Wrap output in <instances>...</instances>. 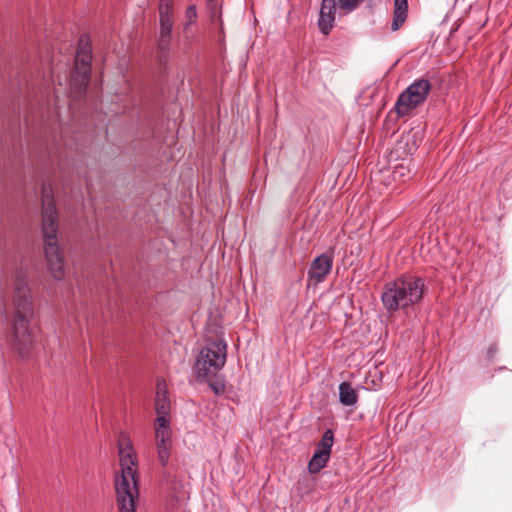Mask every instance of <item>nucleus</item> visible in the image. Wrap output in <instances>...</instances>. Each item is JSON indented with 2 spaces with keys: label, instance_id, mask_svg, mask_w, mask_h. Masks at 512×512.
<instances>
[{
  "label": "nucleus",
  "instance_id": "nucleus-10",
  "mask_svg": "<svg viewBox=\"0 0 512 512\" xmlns=\"http://www.w3.org/2000/svg\"><path fill=\"white\" fill-rule=\"evenodd\" d=\"M333 267V256L321 254L316 257L308 270V278L313 284L317 285L323 282L329 275Z\"/></svg>",
  "mask_w": 512,
  "mask_h": 512
},
{
  "label": "nucleus",
  "instance_id": "nucleus-9",
  "mask_svg": "<svg viewBox=\"0 0 512 512\" xmlns=\"http://www.w3.org/2000/svg\"><path fill=\"white\" fill-rule=\"evenodd\" d=\"M173 0H160L159 3V22L160 32L158 47L160 50H167L170 45L171 33L173 27Z\"/></svg>",
  "mask_w": 512,
  "mask_h": 512
},
{
  "label": "nucleus",
  "instance_id": "nucleus-11",
  "mask_svg": "<svg viewBox=\"0 0 512 512\" xmlns=\"http://www.w3.org/2000/svg\"><path fill=\"white\" fill-rule=\"evenodd\" d=\"M335 0H322L319 12L318 27L321 33L328 35L335 22Z\"/></svg>",
  "mask_w": 512,
  "mask_h": 512
},
{
  "label": "nucleus",
  "instance_id": "nucleus-1",
  "mask_svg": "<svg viewBox=\"0 0 512 512\" xmlns=\"http://www.w3.org/2000/svg\"><path fill=\"white\" fill-rule=\"evenodd\" d=\"M11 304V345L21 358H28L36 342V333L32 327L36 307L27 272L16 273Z\"/></svg>",
  "mask_w": 512,
  "mask_h": 512
},
{
  "label": "nucleus",
  "instance_id": "nucleus-19",
  "mask_svg": "<svg viewBox=\"0 0 512 512\" xmlns=\"http://www.w3.org/2000/svg\"><path fill=\"white\" fill-rule=\"evenodd\" d=\"M339 7L342 10H346L348 12H351L355 10L361 3V0H338Z\"/></svg>",
  "mask_w": 512,
  "mask_h": 512
},
{
  "label": "nucleus",
  "instance_id": "nucleus-21",
  "mask_svg": "<svg viewBox=\"0 0 512 512\" xmlns=\"http://www.w3.org/2000/svg\"><path fill=\"white\" fill-rule=\"evenodd\" d=\"M498 351V348L496 345H491L488 350H487V358L488 360H493V358L495 357L496 353Z\"/></svg>",
  "mask_w": 512,
  "mask_h": 512
},
{
  "label": "nucleus",
  "instance_id": "nucleus-3",
  "mask_svg": "<svg viewBox=\"0 0 512 512\" xmlns=\"http://www.w3.org/2000/svg\"><path fill=\"white\" fill-rule=\"evenodd\" d=\"M42 231L47 267L53 279L60 281L65 277L63 253L58 245L57 213L53 203L50 186L42 188Z\"/></svg>",
  "mask_w": 512,
  "mask_h": 512
},
{
  "label": "nucleus",
  "instance_id": "nucleus-2",
  "mask_svg": "<svg viewBox=\"0 0 512 512\" xmlns=\"http://www.w3.org/2000/svg\"><path fill=\"white\" fill-rule=\"evenodd\" d=\"M120 471L115 475V491L119 512H136L139 498L138 460L128 435L121 433L117 440Z\"/></svg>",
  "mask_w": 512,
  "mask_h": 512
},
{
  "label": "nucleus",
  "instance_id": "nucleus-12",
  "mask_svg": "<svg viewBox=\"0 0 512 512\" xmlns=\"http://www.w3.org/2000/svg\"><path fill=\"white\" fill-rule=\"evenodd\" d=\"M155 411L157 417L168 419L170 412V400L165 380L159 379L156 384Z\"/></svg>",
  "mask_w": 512,
  "mask_h": 512
},
{
  "label": "nucleus",
  "instance_id": "nucleus-7",
  "mask_svg": "<svg viewBox=\"0 0 512 512\" xmlns=\"http://www.w3.org/2000/svg\"><path fill=\"white\" fill-rule=\"evenodd\" d=\"M92 52L88 36L83 35L75 57L74 71L71 77V87L77 93H82L89 84Z\"/></svg>",
  "mask_w": 512,
  "mask_h": 512
},
{
  "label": "nucleus",
  "instance_id": "nucleus-20",
  "mask_svg": "<svg viewBox=\"0 0 512 512\" xmlns=\"http://www.w3.org/2000/svg\"><path fill=\"white\" fill-rule=\"evenodd\" d=\"M186 15L189 19V23L194 22L197 17L196 7L194 5L189 6L186 10Z\"/></svg>",
  "mask_w": 512,
  "mask_h": 512
},
{
  "label": "nucleus",
  "instance_id": "nucleus-14",
  "mask_svg": "<svg viewBox=\"0 0 512 512\" xmlns=\"http://www.w3.org/2000/svg\"><path fill=\"white\" fill-rule=\"evenodd\" d=\"M339 401L344 406H353L358 401L357 391L349 382H342L339 385Z\"/></svg>",
  "mask_w": 512,
  "mask_h": 512
},
{
  "label": "nucleus",
  "instance_id": "nucleus-17",
  "mask_svg": "<svg viewBox=\"0 0 512 512\" xmlns=\"http://www.w3.org/2000/svg\"><path fill=\"white\" fill-rule=\"evenodd\" d=\"M201 382H207L210 388L216 395H220L225 391V382L222 378L216 375H212L210 378H197Z\"/></svg>",
  "mask_w": 512,
  "mask_h": 512
},
{
  "label": "nucleus",
  "instance_id": "nucleus-15",
  "mask_svg": "<svg viewBox=\"0 0 512 512\" xmlns=\"http://www.w3.org/2000/svg\"><path fill=\"white\" fill-rule=\"evenodd\" d=\"M330 456L324 453L314 452L308 463V470L312 474L320 472L328 463Z\"/></svg>",
  "mask_w": 512,
  "mask_h": 512
},
{
  "label": "nucleus",
  "instance_id": "nucleus-6",
  "mask_svg": "<svg viewBox=\"0 0 512 512\" xmlns=\"http://www.w3.org/2000/svg\"><path fill=\"white\" fill-rule=\"evenodd\" d=\"M431 88L432 84L428 79L415 80L399 95L394 107L397 115L404 117L423 104Z\"/></svg>",
  "mask_w": 512,
  "mask_h": 512
},
{
  "label": "nucleus",
  "instance_id": "nucleus-18",
  "mask_svg": "<svg viewBox=\"0 0 512 512\" xmlns=\"http://www.w3.org/2000/svg\"><path fill=\"white\" fill-rule=\"evenodd\" d=\"M410 175V169L408 166H405L404 164L397 165L393 170V178L395 180H402L404 181L406 177H409Z\"/></svg>",
  "mask_w": 512,
  "mask_h": 512
},
{
  "label": "nucleus",
  "instance_id": "nucleus-8",
  "mask_svg": "<svg viewBox=\"0 0 512 512\" xmlns=\"http://www.w3.org/2000/svg\"><path fill=\"white\" fill-rule=\"evenodd\" d=\"M171 437L172 431L169 419L157 417L155 420V442L158 458L162 466H166L170 458L172 447Z\"/></svg>",
  "mask_w": 512,
  "mask_h": 512
},
{
  "label": "nucleus",
  "instance_id": "nucleus-16",
  "mask_svg": "<svg viewBox=\"0 0 512 512\" xmlns=\"http://www.w3.org/2000/svg\"><path fill=\"white\" fill-rule=\"evenodd\" d=\"M333 441H334V435H333L332 430H330V429L326 430L324 432L321 440L319 441L315 452L324 453V454H327L330 456L332 446H333Z\"/></svg>",
  "mask_w": 512,
  "mask_h": 512
},
{
  "label": "nucleus",
  "instance_id": "nucleus-5",
  "mask_svg": "<svg viewBox=\"0 0 512 512\" xmlns=\"http://www.w3.org/2000/svg\"><path fill=\"white\" fill-rule=\"evenodd\" d=\"M227 358V344L223 339L208 341L201 348L194 364L197 378H210L224 367Z\"/></svg>",
  "mask_w": 512,
  "mask_h": 512
},
{
  "label": "nucleus",
  "instance_id": "nucleus-4",
  "mask_svg": "<svg viewBox=\"0 0 512 512\" xmlns=\"http://www.w3.org/2000/svg\"><path fill=\"white\" fill-rule=\"evenodd\" d=\"M425 291V283L420 277H400L384 286L381 300L386 310L394 312L417 304Z\"/></svg>",
  "mask_w": 512,
  "mask_h": 512
},
{
  "label": "nucleus",
  "instance_id": "nucleus-13",
  "mask_svg": "<svg viewBox=\"0 0 512 512\" xmlns=\"http://www.w3.org/2000/svg\"><path fill=\"white\" fill-rule=\"evenodd\" d=\"M408 15L407 0H394L392 31H397L406 21Z\"/></svg>",
  "mask_w": 512,
  "mask_h": 512
}]
</instances>
